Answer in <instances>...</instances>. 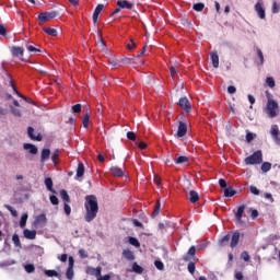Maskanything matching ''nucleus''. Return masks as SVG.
<instances>
[{"instance_id": "c85d7f7f", "label": "nucleus", "mask_w": 280, "mask_h": 280, "mask_svg": "<svg viewBox=\"0 0 280 280\" xmlns=\"http://www.w3.org/2000/svg\"><path fill=\"white\" fill-rule=\"evenodd\" d=\"M231 242V235L226 234L221 240H219V246L224 247Z\"/></svg>"}, {"instance_id": "f8f14e48", "label": "nucleus", "mask_w": 280, "mask_h": 280, "mask_svg": "<svg viewBox=\"0 0 280 280\" xmlns=\"http://www.w3.org/2000/svg\"><path fill=\"white\" fill-rule=\"evenodd\" d=\"M246 210V206L245 205H241L238 208H237V211L235 213V218H236V221L242 224V218L244 215V211Z\"/></svg>"}, {"instance_id": "c756f323", "label": "nucleus", "mask_w": 280, "mask_h": 280, "mask_svg": "<svg viewBox=\"0 0 280 280\" xmlns=\"http://www.w3.org/2000/svg\"><path fill=\"white\" fill-rule=\"evenodd\" d=\"M131 271L136 272V275H143V267L139 266L137 262H133Z\"/></svg>"}, {"instance_id": "9d476101", "label": "nucleus", "mask_w": 280, "mask_h": 280, "mask_svg": "<svg viewBox=\"0 0 280 280\" xmlns=\"http://www.w3.org/2000/svg\"><path fill=\"white\" fill-rule=\"evenodd\" d=\"M44 184L48 191H50L51 194H55V195L58 194V191H56V189H54V179H51V177L45 178Z\"/></svg>"}, {"instance_id": "2eb2a0df", "label": "nucleus", "mask_w": 280, "mask_h": 280, "mask_svg": "<svg viewBox=\"0 0 280 280\" xmlns=\"http://www.w3.org/2000/svg\"><path fill=\"white\" fill-rule=\"evenodd\" d=\"M27 136L30 137V139H32V141H43V136H40V133L37 136H34L33 127L27 128Z\"/></svg>"}, {"instance_id": "3c124183", "label": "nucleus", "mask_w": 280, "mask_h": 280, "mask_svg": "<svg viewBox=\"0 0 280 280\" xmlns=\"http://www.w3.org/2000/svg\"><path fill=\"white\" fill-rule=\"evenodd\" d=\"M63 211L66 215H71V206H69V202L63 203Z\"/></svg>"}, {"instance_id": "4468645a", "label": "nucleus", "mask_w": 280, "mask_h": 280, "mask_svg": "<svg viewBox=\"0 0 280 280\" xmlns=\"http://www.w3.org/2000/svg\"><path fill=\"white\" fill-rule=\"evenodd\" d=\"M102 10H104V4H97L92 15V21L94 24L97 23V19H100V14L102 13Z\"/></svg>"}, {"instance_id": "c9c22d12", "label": "nucleus", "mask_w": 280, "mask_h": 280, "mask_svg": "<svg viewBox=\"0 0 280 280\" xmlns=\"http://www.w3.org/2000/svg\"><path fill=\"white\" fill-rule=\"evenodd\" d=\"M4 209H8V211H10V213H11V215H13V218L19 217V212L16 211V209H14V207H12L10 205H4Z\"/></svg>"}, {"instance_id": "cd10ccee", "label": "nucleus", "mask_w": 280, "mask_h": 280, "mask_svg": "<svg viewBox=\"0 0 280 280\" xmlns=\"http://www.w3.org/2000/svg\"><path fill=\"white\" fill-rule=\"evenodd\" d=\"M60 197L63 200V202H71V197H69V192L66 189L60 190Z\"/></svg>"}, {"instance_id": "1a4fd4ad", "label": "nucleus", "mask_w": 280, "mask_h": 280, "mask_svg": "<svg viewBox=\"0 0 280 280\" xmlns=\"http://www.w3.org/2000/svg\"><path fill=\"white\" fill-rule=\"evenodd\" d=\"M188 196H189L188 200H189V202H191V205H196V202H198V200H200V195L196 190H189Z\"/></svg>"}, {"instance_id": "69168bd1", "label": "nucleus", "mask_w": 280, "mask_h": 280, "mask_svg": "<svg viewBox=\"0 0 280 280\" xmlns=\"http://www.w3.org/2000/svg\"><path fill=\"white\" fill-rule=\"evenodd\" d=\"M121 63V61H119V59H109V65L112 67H119V65Z\"/></svg>"}, {"instance_id": "2f4dec72", "label": "nucleus", "mask_w": 280, "mask_h": 280, "mask_svg": "<svg viewBox=\"0 0 280 280\" xmlns=\"http://www.w3.org/2000/svg\"><path fill=\"white\" fill-rule=\"evenodd\" d=\"M84 176V164L79 163L77 168V178H82Z\"/></svg>"}, {"instance_id": "f03ea898", "label": "nucleus", "mask_w": 280, "mask_h": 280, "mask_svg": "<svg viewBox=\"0 0 280 280\" xmlns=\"http://www.w3.org/2000/svg\"><path fill=\"white\" fill-rule=\"evenodd\" d=\"M267 106H266V113L268 117L271 119H275L277 115H279V103L277 101L270 98V93L267 92Z\"/></svg>"}, {"instance_id": "052dcab7", "label": "nucleus", "mask_w": 280, "mask_h": 280, "mask_svg": "<svg viewBox=\"0 0 280 280\" xmlns=\"http://www.w3.org/2000/svg\"><path fill=\"white\" fill-rule=\"evenodd\" d=\"M249 191L250 194H253L254 196H259L260 191L256 186H250L249 187Z\"/></svg>"}, {"instance_id": "a18cd8bd", "label": "nucleus", "mask_w": 280, "mask_h": 280, "mask_svg": "<svg viewBox=\"0 0 280 280\" xmlns=\"http://www.w3.org/2000/svg\"><path fill=\"white\" fill-rule=\"evenodd\" d=\"M24 270H26V272H28V275H31L32 272H34V270H36V267H34L33 264H28L24 266Z\"/></svg>"}, {"instance_id": "864d4df0", "label": "nucleus", "mask_w": 280, "mask_h": 280, "mask_svg": "<svg viewBox=\"0 0 280 280\" xmlns=\"http://www.w3.org/2000/svg\"><path fill=\"white\" fill-rule=\"evenodd\" d=\"M188 272H190V275H194L196 272V262H189L188 264Z\"/></svg>"}, {"instance_id": "a19ab883", "label": "nucleus", "mask_w": 280, "mask_h": 280, "mask_svg": "<svg viewBox=\"0 0 280 280\" xmlns=\"http://www.w3.org/2000/svg\"><path fill=\"white\" fill-rule=\"evenodd\" d=\"M119 62H122V65H133L135 58L125 57L119 59Z\"/></svg>"}, {"instance_id": "bb28decb", "label": "nucleus", "mask_w": 280, "mask_h": 280, "mask_svg": "<svg viewBox=\"0 0 280 280\" xmlns=\"http://www.w3.org/2000/svg\"><path fill=\"white\" fill-rule=\"evenodd\" d=\"M128 243L131 246H135V248H140V246H141V243H139V240H137V237H135V236H129L128 237Z\"/></svg>"}, {"instance_id": "0e129e2a", "label": "nucleus", "mask_w": 280, "mask_h": 280, "mask_svg": "<svg viewBox=\"0 0 280 280\" xmlns=\"http://www.w3.org/2000/svg\"><path fill=\"white\" fill-rule=\"evenodd\" d=\"M170 73L172 78H176V75H178V70H176V67L173 66L170 68Z\"/></svg>"}, {"instance_id": "6e6552de", "label": "nucleus", "mask_w": 280, "mask_h": 280, "mask_svg": "<svg viewBox=\"0 0 280 280\" xmlns=\"http://www.w3.org/2000/svg\"><path fill=\"white\" fill-rule=\"evenodd\" d=\"M45 224H47V217L45 214L37 215L34 221V225L38 228V226H45Z\"/></svg>"}, {"instance_id": "de8ad7c7", "label": "nucleus", "mask_w": 280, "mask_h": 280, "mask_svg": "<svg viewBox=\"0 0 280 280\" xmlns=\"http://www.w3.org/2000/svg\"><path fill=\"white\" fill-rule=\"evenodd\" d=\"M49 200H50L51 205H54V206L60 205V200L58 199V197L56 195H51L49 197Z\"/></svg>"}, {"instance_id": "ddd939ff", "label": "nucleus", "mask_w": 280, "mask_h": 280, "mask_svg": "<svg viewBox=\"0 0 280 280\" xmlns=\"http://www.w3.org/2000/svg\"><path fill=\"white\" fill-rule=\"evenodd\" d=\"M116 5H118V8H121L122 10H132L133 7V4L127 0H118L116 2Z\"/></svg>"}, {"instance_id": "e2e57ef3", "label": "nucleus", "mask_w": 280, "mask_h": 280, "mask_svg": "<svg viewBox=\"0 0 280 280\" xmlns=\"http://www.w3.org/2000/svg\"><path fill=\"white\" fill-rule=\"evenodd\" d=\"M82 112V105L75 104L72 106V113H81Z\"/></svg>"}, {"instance_id": "72a5a7b5", "label": "nucleus", "mask_w": 280, "mask_h": 280, "mask_svg": "<svg viewBox=\"0 0 280 280\" xmlns=\"http://www.w3.org/2000/svg\"><path fill=\"white\" fill-rule=\"evenodd\" d=\"M261 172H270L272 170V164L270 162H264L260 166Z\"/></svg>"}, {"instance_id": "bf43d9fd", "label": "nucleus", "mask_w": 280, "mask_h": 280, "mask_svg": "<svg viewBox=\"0 0 280 280\" xmlns=\"http://www.w3.org/2000/svg\"><path fill=\"white\" fill-rule=\"evenodd\" d=\"M137 48V44L135 43L133 39H130L129 44H127V49H129V51H132V49Z\"/></svg>"}, {"instance_id": "412c9836", "label": "nucleus", "mask_w": 280, "mask_h": 280, "mask_svg": "<svg viewBox=\"0 0 280 280\" xmlns=\"http://www.w3.org/2000/svg\"><path fill=\"white\" fill-rule=\"evenodd\" d=\"M11 52L15 58H23V47L13 46Z\"/></svg>"}, {"instance_id": "a878e982", "label": "nucleus", "mask_w": 280, "mask_h": 280, "mask_svg": "<svg viewBox=\"0 0 280 280\" xmlns=\"http://www.w3.org/2000/svg\"><path fill=\"white\" fill-rule=\"evenodd\" d=\"M109 172H112V174H114V176H117V177L124 176V171L117 166L110 167Z\"/></svg>"}, {"instance_id": "37998d69", "label": "nucleus", "mask_w": 280, "mask_h": 280, "mask_svg": "<svg viewBox=\"0 0 280 280\" xmlns=\"http://www.w3.org/2000/svg\"><path fill=\"white\" fill-rule=\"evenodd\" d=\"M10 110L14 117H22L23 114H21V109L14 108L13 106H10Z\"/></svg>"}, {"instance_id": "7ed1b4c3", "label": "nucleus", "mask_w": 280, "mask_h": 280, "mask_svg": "<svg viewBox=\"0 0 280 280\" xmlns=\"http://www.w3.org/2000/svg\"><path fill=\"white\" fill-rule=\"evenodd\" d=\"M244 161L245 165H261V163H264V154L261 153V150H258L247 156Z\"/></svg>"}, {"instance_id": "6ab92c4d", "label": "nucleus", "mask_w": 280, "mask_h": 280, "mask_svg": "<svg viewBox=\"0 0 280 280\" xmlns=\"http://www.w3.org/2000/svg\"><path fill=\"white\" fill-rule=\"evenodd\" d=\"M88 272L89 275H92L96 278L102 277V267H96V268L89 267Z\"/></svg>"}, {"instance_id": "f3484780", "label": "nucleus", "mask_w": 280, "mask_h": 280, "mask_svg": "<svg viewBox=\"0 0 280 280\" xmlns=\"http://www.w3.org/2000/svg\"><path fill=\"white\" fill-rule=\"evenodd\" d=\"M23 235L26 240H36V230L25 229Z\"/></svg>"}, {"instance_id": "5fc2aeb1", "label": "nucleus", "mask_w": 280, "mask_h": 280, "mask_svg": "<svg viewBox=\"0 0 280 280\" xmlns=\"http://www.w3.org/2000/svg\"><path fill=\"white\" fill-rule=\"evenodd\" d=\"M46 277H58V271L56 270H45Z\"/></svg>"}, {"instance_id": "9b49d317", "label": "nucleus", "mask_w": 280, "mask_h": 280, "mask_svg": "<svg viewBox=\"0 0 280 280\" xmlns=\"http://www.w3.org/2000/svg\"><path fill=\"white\" fill-rule=\"evenodd\" d=\"M187 135V124L179 121L178 128H177V137H185Z\"/></svg>"}, {"instance_id": "f257e3e1", "label": "nucleus", "mask_w": 280, "mask_h": 280, "mask_svg": "<svg viewBox=\"0 0 280 280\" xmlns=\"http://www.w3.org/2000/svg\"><path fill=\"white\" fill-rule=\"evenodd\" d=\"M84 209L85 222H93L95 218H97V213H100V203L97 202V197L95 195L85 196Z\"/></svg>"}, {"instance_id": "603ef678", "label": "nucleus", "mask_w": 280, "mask_h": 280, "mask_svg": "<svg viewBox=\"0 0 280 280\" xmlns=\"http://www.w3.org/2000/svg\"><path fill=\"white\" fill-rule=\"evenodd\" d=\"M266 83L268 84V86H269L270 89H275V79H273L272 77H268V78L266 79Z\"/></svg>"}, {"instance_id": "680f3d73", "label": "nucleus", "mask_w": 280, "mask_h": 280, "mask_svg": "<svg viewBox=\"0 0 280 280\" xmlns=\"http://www.w3.org/2000/svg\"><path fill=\"white\" fill-rule=\"evenodd\" d=\"M256 51H257V56L260 60V65H264V52L259 48H256Z\"/></svg>"}, {"instance_id": "774afa93", "label": "nucleus", "mask_w": 280, "mask_h": 280, "mask_svg": "<svg viewBox=\"0 0 280 280\" xmlns=\"http://www.w3.org/2000/svg\"><path fill=\"white\" fill-rule=\"evenodd\" d=\"M97 280H110V275L98 276Z\"/></svg>"}, {"instance_id": "dca6fc26", "label": "nucleus", "mask_w": 280, "mask_h": 280, "mask_svg": "<svg viewBox=\"0 0 280 280\" xmlns=\"http://www.w3.org/2000/svg\"><path fill=\"white\" fill-rule=\"evenodd\" d=\"M122 257L127 259V261H135V253L129 248L122 250Z\"/></svg>"}, {"instance_id": "393cba45", "label": "nucleus", "mask_w": 280, "mask_h": 280, "mask_svg": "<svg viewBox=\"0 0 280 280\" xmlns=\"http://www.w3.org/2000/svg\"><path fill=\"white\" fill-rule=\"evenodd\" d=\"M235 194H237V191L235 189H233V186H230V187L224 189V197L225 198H233V196H235Z\"/></svg>"}, {"instance_id": "09e8293b", "label": "nucleus", "mask_w": 280, "mask_h": 280, "mask_svg": "<svg viewBox=\"0 0 280 280\" xmlns=\"http://www.w3.org/2000/svg\"><path fill=\"white\" fill-rule=\"evenodd\" d=\"M26 49L30 52L40 54V49H38V48H36V47L32 46V45H26Z\"/></svg>"}, {"instance_id": "7c9ffc66", "label": "nucleus", "mask_w": 280, "mask_h": 280, "mask_svg": "<svg viewBox=\"0 0 280 280\" xmlns=\"http://www.w3.org/2000/svg\"><path fill=\"white\" fill-rule=\"evenodd\" d=\"M159 213H161V201L158 200L156 203H155V207H154V210L151 214V218H156V215H159Z\"/></svg>"}, {"instance_id": "4be33fe9", "label": "nucleus", "mask_w": 280, "mask_h": 280, "mask_svg": "<svg viewBox=\"0 0 280 280\" xmlns=\"http://www.w3.org/2000/svg\"><path fill=\"white\" fill-rule=\"evenodd\" d=\"M24 150H28L30 154H38V148L32 143H24Z\"/></svg>"}, {"instance_id": "aec40b11", "label": "nucleus", "mask_w": 280, "mask_h": 280, "mask_svg": "<svg viewBox=\"0 0 280 280\" xmlns=\"http://www.w3.org/2000/svg\"><path fill=\"white\" fill-rule=\"evenodd\" d=\"M49 156H51V150L43 149L40 153V163H45V161H49Z\"/></svg>"}, {"instance_id": "c03bdc74", "label": "nucleus", "mask_w": 280, "mask_h": 280, "mask_svg": "<svg viewBox=\"0 0 280 280\" xmlns=\"http://www.w3.org/2000/svg\"><path fill=\"white\" fill-rule=\"evenodd\" d=\"M89 119H91V116L89 114H85L82 118L83 128H89Z\"/></svg>"}, {"instance_id": "58836bf2", "label": "nucleus", "mask_w": 280, "mask_h": 280, "mask_svg": "<svg viewBox=\"0 0 280 280\" xmlns=\"http://www.w3.org/2000/svg\"><path fill=\"white\" fill-rule=\"evenodd\" d=\"M16 260H4L0 262V268H8V266H14Z\"/></svg>"}, {"instance_id": "4c0bfd02", "label": "nucleus", "mask_w": 280, "mask_h": 280, "mask_svg": "<svg viewBox=\"0 0 280 280\" xmlns=\"http://www.w3.org/2000/svg\"><path fill=\"white\" fill-rule=\"evenodd\" d=\"M192 10H195V12H202V10H205V3L202 2L195 3L192 5Z\"/></svg>"}, {"instance_id": "b1692460", "label": "nucleus", "mask_w": 280, "mask_h": 280, "mask_svg": "<svg viewBox=\"0 0 280 280\" xmlns=\"http://www.w3.org/2000/svg\"><path fill=\"white\" fill-rule=\"evenodd\" d=\"M100 39L96 43V47L101 49V51L106 50V42H104V38H102V31H98Z\"/></svg>"}, {"instance_id": "f704fd0d", "label": "nucleus", "mask_w": 280, "mask_h": 280, "mask_svg": "<svg viewBox=\"0 0 280 280\" xmlns=\"http://www.w3.org/2000/svg\"><path fill=\"white\" fill-rule=\"evenodd\" d=\"M59 156H60V151L58 149H56L52 152V155H51V161H52L54 165H58V158Z\"/></svg>"}, {"instance_id": "5701e85b", "label": "nucleus", "mask_w": 280, "mask_h": 280, "mask_svg": "<svg viewBox=\"0 0 280 280\" xmlns=\"http://www.w3.org/2000/svg\"><path fill=\"white\" fill-rule=\"evenodd\" d=\"M211 61L214 69H218L220 67V57L218 56V52H211Z\"/></svg>"}, {"instance_id": "39448f33", "label": "nucleus", "mask_w": 280, "mask_h": 280, "mask_svg": "<svg viewBox=\"0 0 280 280\" xmlns=\"http://www.w3.org/2000/svg\"><path fill=\"white\" fill-rule=\"evenodd\" d=\"M68 261H69V264H68V269H67V272H66V278L69 279V280H73V277H74L73 266L75 264V260L73 259L72 256H70Z\"/></svg>"}, {"instance_id": "79ce46f5", "label": "nucleus", "mask_w": 280, "mask_h": 280, "mask_svg": "<svg viewBox=\"0 0 280 280\" xmlns=\"http://www.w3.org/2000/svg\"><path fill=\"white\" fill-rule=\"evenodd\" d=\"M45 34H48V36H58V31L56 28H45Z\"/></svg>"}, {"instance_id": "6e6d98bb", "label": "nucleus", "mask_w": 280, "mask_h": 280, "mask_svg": "<svg viewBox=\"0 0 280 280\" xmlns=\"http://www.w3.org/2000/svg\"><path fill=\"white\" fill-rule=\"evenodd\" d=\"M279 11H280L279 4H277V2H273L271 8L272 14H279Z\"/></svg>"}, {"instance_id": "13d9d810", "label": "nucleus", "mask_w": 280, "mask_h": 280, "mask_svg": "<svg viewBox=\"0 0 280 280\" xmlns=\"http://www.w3.org/2000/svg\"><path fill=\"white\" fill-rule=\"evenodd\" d=\"M127 139H129L130 141H136L137 135L135 133V131H128Z\"/></svg>"}, {"instance_id": "0eeeda50", "label": "nucleus", "mask_w": 280, "mask_h": 280, "mask_svg": "<svg viewBox=\"0 0 280 280\" xmlns=\"http://www.w3.org/2000/svg\"><path fill=\"white\" fill-rule=\"evenodd\" d=\"M178 105L180 108H183L186 113H189L191 110V104L189 103V100L187 97L179 98Z\"/></svg>"}, {"instance_id": "4d7b16f0", "label": "nucleus", "mask_w": 280, "mask_h": 280, "mask_svg": "<svg viewBox=\"0 0 280 280\" xmlns=\"http://www.w3.org/2000/svg\"><path fill=\"white\" fill-rule=\"evenodd\" d=\"M79 257H81V259H88L89 254L86 253L85 249H79Z\"/></svg>"}, {"instance_id": "49530a36", "label": "nucleus", "mask_w": 280, "mask_h": 280, "mask_svg": "<svg viewBox=\"0 0 280 280\" xmlns=\"http://www.w3.org/2000/svg\"><path fill=\"white\" fill-rule=\"evenodd\" d=\"M154 266H155V268H158L161 271L165 270V265L161 260H155Z\"/></svg>"}, {"instance_id": "338daca9", "label": "nucleus", "mask_w": 280, "mask_h": 280, "mask_svg": "<svg viewBox=\"0 0 280 280\" xmlns=\"http://www.w3.org/2000/svg\"><path fill=\"white\" fill-rule=\"evenodd\" d=\"M219 185H220L221 189H226L228 188L225 179H222V178L219 179Z\"/></svg>"}, {"instance_id": "8fccbe9b", "label": "nucleus", "mask_w": 280, "mask_h": 280, "mask_svg": "<svg viewBox=\"0 0 280 280\" xmlns=\"http://www.w3.org/2000/svg\"><path fill=\"white\" fill-rule=\"evenodd\" d=\"M271 136L273 137V139H277L279 137V127L273 126L271 128Z\"/></svg>"}, {"instance_id": "423d86ee", "label": "nucleus", "mask_w": 280, "mask_h": 280, "mask_svg": "<svg viewBox=\"0 0 280 280\" xmlns=\"http://www.w3.org/2000/svg\"><path fill=\"white\" fill-rule=\"evenodd\" d=\"M255 12H257L259 19H266V9H264V4H261V2H257L255 4Z\"/></svg>"}, {"instance_id": "a211bd4d", "label": "nucleus", "mask_w": 280, "mask_h": 280, "mask_svg": "<svg viewBox=\"0 0 280 280\" xmlns=\"http://www.w3.org/2000/svg\"><path fill=\"white\" fill-rule=\"evenodd\" d=\"M237 244H240V232H234L232 237H231V243L230 246L231 248H235V246H237Z\"/></svg>"}, {"instance_id": "20e7f679", "label": "nucleus", "mask_w": 280, "mask_h": 280, "mask_svg": "<svg viewBox=\"0 0 280 280\" xmlns=\"http://www.w3.org/2000/svg\"><path fill=\"white\" fill-rule=\"evenodd\" d=\"M58 16L57 11H51V12H42L38 15V21L39 23H47V21H51Z\"/></svg>"}, {"instance_id": "ea45409f", "label": "nucleus", "mask_w": 280, "mask_h": 280, "mask_svg": "<svg viewBox=\"0 0 280 280\" xmlns=\"http://www.w3.org/2000/svg\"><path fill=\"white\" fill-rule=\"evenodd\" d=\"M25 224H27V213L22 214L20 219L21 229H25Z\"/></svg>"}, {"instance_id": "e433bc0d", "label": "nucleus", "mask_w": 280, "mask_h": 280, "mask_svg": "<svg viewBox=\"0 0 280 280\" xmlns=\"http://www.w3.org/2000/svg\"><path fill=\"white\" fill-rule=\"evenodd\" d=\"M12 242H13L15 248H22L21 240L19 238V234H13Z\"/></svg>"}, {"instance_id": "473e14b6", "label": "nucleus", "mask_w": 280, "mask_h": 280, "mask_svg": "<svg viewBox=\"0 0 280 280\" xmlns=\"http://www.w3.org/2000/svg\"><path fill=\"white\" fill-rule=\"evenodd\" d=\"M189 161V158L185 155H180L177 159H175V164L176 165H183V163H187Z\"/></svg>"}]
</instances>
